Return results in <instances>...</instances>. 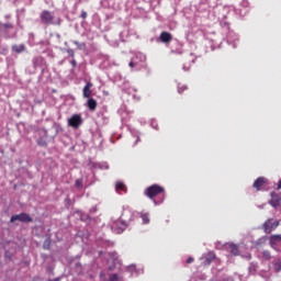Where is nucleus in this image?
Listing matches in <instances>:
<instances>
[{"label": "nucleus", "mask_w": 281, "mask_h": 281, "mask_svg": "<svg viewBox=\"0 0 281 281\" xmlns=\"http://www.w3.org/2000/svg\"><path fill=\"white\" fill-rule=\"evenodd\" d=\"M67 54H68V56H70V58H75V56H76V53H75L74 49H71V48H69V49L67 50Z\"/></svg>", "instance_id": "obj_22"}, {"label": "nucleus", "mask_w": 281, "mask_h": 281, "mask_svg": "<svg viewBox=\"0 0 281 281\" xmlns=\"http://www.w3.org/2000/svg\"><path fill=\"white\" fill-rule=\"evenodd\" d=\"M16 221H20V223H32L34 220L27 213H20L12 215L10 218V223H16Z\"/></svg>", "instance_id": "obj_4"}, {"label": "nucleus", "mask_w": 281, "mask_h": 281, "mask_svg": "<svg viewBox=\"0 0 281 281\" xmlns=\"http://www.w3.org/2000/svg\"><path fill=\"white\" fill-rule=\"evenodd\" d=\"M228 251L233 255V256H238L240 254V250H238V245L236 244H229L228 245Z\"/></svg>", "instance_id": "obj_12"}, {"label": "nucleus", "mask_w": 281, "mask_h": 281, "mask_svg": "<svg viewBox=\"0 0 281 281\" xmlns=\"http://www.w3.org/2000/svg\"><path fill=\"white\" fill-rule=\"evenodd\" d=\"M166 189L159 184H153L145 189L144 195L147 196V199H150L151 201H155L156 196H159V194H165Z\"/></svg>", "instance_id": "obj_2"}, {"label": "nucleus", "mask_w": 281, "mask_h": 281, "mask_svg": "<svg viewBox=\"0 0 281 281\" xmlns=\"http://www.w3.org/2000/svg\"><path fill=\"white\" fill-rule=\"evenodd\" d=\"M3 30V23L0 22V32Z\"/></svg>", "instance_id": "obj_33"}, {"label": "nucleus", "mask_w": 281, "mask_h": 281, "mask_svg": "<svg viewBox=\"0 0 281 281\" xmlns=\"http://www.w3.org/2000/svg\"><path fill=\"white\" fill-rule=\"evenodd\" d=\"M262 258L265 260H271V252L269 250H263L262 251Z\"/></svg>", "instance_id": "obj_19"}, {"label": "nucleus", "mask_w": 281, "mask_h": 281, "mask_svg": "<svg viewBox=\"0 0 281 281\" xmlns=\"http://www.w3.org/2000/svg\"><path fill=\"white\" fill-rule=\"evenodd\" d=\"M87 16H88L87 11H82L80 18L81 19H87Z\"/></svg>", "instance_id": "obj_28"}, {"label": "nucleus", "mask_w": 281, "mask_h": 281, "mask_svg": "<svg viewBox=\"0 0 281 281\" xmlns=\"http://www.w3.org/2000/svg\"><path fill=\"white\" fill-rule=\"evenodd\" d=\"M262 227H263L265 234H271V232H273V229H278V227H280V221L273 220V218H268L263 223Z\"/></svg>", "instance_id": "obj_3"}, {"label": "nucleus", "mask_w": 281, "mask_h": 281, "mask_svg": "<svg viewBox=\"0 0 281 281\" xmlns=\"http://www.w3.org/2000/svg\"><path fill=\"white\" fill-rule=\"evenodd\" d=\"M2 27H3L4 30H12V24H10V23H4V24H2Z\"/></svg>", "instance_id": "obj_23"}, {"label": "nucleus", "mask_w": 281, "mask_h": 281, "mask_svg": "<svg viewBox=\"0 0 281 281\" xmlns=\"http://www.w3.org/2000/svg\"><path fill=\"white\" fill-rule=\"evenodd\" d=\"M92 88L93 83L91 81L86 83V86L82 89L83 98H87L88 100L91 99V94L93 93V91L91 90Z\"/></svg>", "instance_id": "obj_7"}, {"label": "nucleus", "mask_w": 281, "mask_h": 281, "mask_svg": "<svg viewBox=\"0 0 281 281\" xmlns=\"http://www.w3.org/2000/svg\"><path fill=\"white\" fill-rule=\"evenodd\" d=\"M75 188L82 190V178H79L75 181Z\"/></svg>", "instance_id": "obj_18"}, {"label": "nucleus", "mask_w": 281, "mask_h": 281, "mask_svg": "<svg viewBox=\"0 0 281 281\" xmlns=\"http://www.w3.org/2000/svg\"><path fill=\"white\" fill-rule=\"evenodd\" d=\"M130 67H135V63H133V61H130Z\"/></svg>", "instance_id": "obj_32"}, {"label": "nucleus", "mask_w": 281, "mask_h": 281, "mask_svg": "<svg viewBox=\"0 0 281 281\" xmlns=\"http://www.w3.org/2000/svg\"><path fill=\"white\" fill-rule=\"evenodd\" d=\"M74 45L77 46V49H86L87 48V44L86 43H79V42H74Z\"/></svg>", "instance_id": "obj_17"}, {"label": "nucleus", "mask_w": 281, "mask_h": 281, "mask_svg": "<svg viewBox=\"0 0 281 281\" xmlns=\"http://www.w3.org/2000/svg\"><path fill=\"white\" fill-rule=\"evenodd\" d=\"M140 218H142L144 225H148V223H150V214H148L146 212L140 213Z\"/></svg>", "instance_id": "obj_15"}, {"label": "nucleus", "mask_w": 281, "mask_h": 281, "mask_svg": "<svg viewBox=\"0 0 281 281\" xmlns=\"http://www.w3.org/2000/svg\"><path fill=\"white\" fill-rule=\"evenodd\" d=\"M119 279H117V274H112L111 277H110V281H117Z\"/></svg>", "instance_id": "obj_27"}, {"label": "nucleus", "mask_w": 281, "mask_h": 281, "mask_svg": "<svg viewBox=\"0 0 281 281\" xmlns=\"http://www.w3.org/2000/svg\"><path fill=\"white\" fill-rule=\"evenodd\" d=\"M115 188L117 191L126 192V184L124 182H116Z\"/></svg>", "instance_id": "obj_16"}, {"label": "nucleus", "mask_w": 281, "mask_h": 281, "mask_svg": "<svg viewBox=\"0 0 281 281\" xmlns=\"http://www.w3.org/2000/svg\"><path fill=\"white\" fill-rule=\"evenodd\" d=\"M159 40H160L161 43H165V44L171 43L172 42V34L170 32L164 31V32L160 33Z\"/></svg>", "instance_id": "obj_8"}, {"label": "nucleus", "mask_w": 281, "mask_h": 281, "mask_svg": "<svg viewBox=\"0 0 281 281\" xmlns=\"http://www.w3.org/2000/svg\"><path fill=\"white\" fill-rule=\"evenodd\" d=\"M280 195L276 192H272L271 193V199L269 201V204L272 206V207H278V205H280Z\"/></svg>", "instance_id": "obj_10"}, {"label": "nucleus", "mask_w": 281, "mask_h": 281, "mask_svg": "<svg viewBox=\"0 0 281 281\" xmlns=\"http://www.w3.org/2000/svg\"><path fill=\"white\" fill-rule=\"evenodd\" d=\"M269 186V180L265 177H259L255 180L252 188L257 190V192H260L263 188H267Z\"/></svg>", "instance_id": "obj_5"}, {"label": "nucleus", "mask_w": 281, "mask_h": 281, "mask_svg": "<svg viewBox=\"0 0 281 281\" xmlns=\"http://www.w3.org/2000/svg\"><path fill=\"white\" fill-rule=\"evenodd\" d=\"M274 271L277 273H280V271H281V259H278L277 262L274 263Z\"/></svg>", "instance_id": "obj_20"}, {"label": "nucleus", "mask_w": 281, "mask_h": 281, "mask_svg": "<svg viewBox=\"0 0 281 281\" xmlns=\"http://www.w3.org/2000/svg\"><path fill=\"white\" fill-rule=\"evenodd\" d=\"M278 190H281V179L279 180V183H278Z\"/></svg>", "instance_id": "obj_31"}, {"label": "nucleus", "mask_w": 281, "mask_h": 281, "mask_svg": "<svg viewBox=\"0 0 281 281\" xmlns=\"http://www.w3.org/2000/svg\"><path fill=\"white\" fill-rule=\"evenodd\" d=\"M280 243H281V235H272L269 237V244H270V247H272V249H276V247H278Z\"/></svg>", "instance_id": "obj_9"}, {"label": "nucleus", "mask_w": 281, "mask_h": 281, "mask_svg": "<svg viewBox=\"0 0 281 281\" xmlns=\"http://www.w3.org/2000/svg\"><path fill=\"white\" fill-rule=\"evenodd\" d=\"M87 106L89 111H95L98 109V101L93 98L88 99Z\"/></svg>", "instance_id": "obj_11"}, {"label": "nucleus", "mask_w": 281, "mask_h": 281, "mask_svg": "<svg viewBox=\"0 0 281 281\" xmlns=\"http://www.w3.org/2000/svg\"><path fill=\"white\" fill-rule=\"evenodd\" d=\"M44 249H49V240H46V241L44 243Z\"/></svg>", "instance_id": "obj_29"}, {"label": "nucleus", "mask_w": 281, "mask_h": 281, "mask_svg": "<svg viewBox=\"0 0 281 281\" xmlns=\"http://www.w3.org/2000/svg\"><path fill=\"white\" fill-rule=\"evenodd\" d=\"M38 146H47L45 140H37Z\"/></svg>", "instance_id": "obj_25"}, {"label": "nucleus", "mask_w": 281, "mask_h": 281, "mask_svg": "<svg viewBox=\"0 0 281 281\" xmlns=\"http://www.w3.org/2000/svg\"><path fill=\"white\" fill-rule=\"evenodd\" d=\"M215 259H216V255L214 252H209L204 257V265H212V261H214Z\"/></svg>", "instance_id": "obj_13"}, {"label": "nucleus", "mask_w": 281, "mask_h": 281, "mask_svg": "<svg viewBox=\"0 0 281 281\" xmlns=\"http://www.w3.org/2000/svg\"><path fill=\"white\" fill-rule=\"evenodd\" d=\"M68 125H70L71 128H80V126H82V116L80 114H74L68 119Z\"/></svg>", "instance_id": "obj_6"}, {"label": "nucleus", "mask_w": 281, "mask_h": 281, "mask_svg": "<svg viewBox=\"0 0 281 281\" xmlns=\"http://www.w3.org/2000/svg\"><path fill=\"white\" fill-rule=\"evenodd\" d=\"M12 52H14L15 54H23V52H25V46L23 44H15L12 46Z\"/></svg>", "instance_id": "obj_14"}, {"label": "nucleus", "mask_w": 281, "mask_h": 281, "mask_svg": "<svg viewBox=\"0 0 281 281\" xmlns=\"http://www.w3.org/2000/svg\"><path fill=\"white\" fill-rule=\"evenodd\" d=\"M184 91H188V86L186 85H179L178 86V93H183Z\"/></svg>", "instance_id": "obj_21"}, {"label": "nucleus", "mask_w": 281, "mask_h": 281, "mask_svg": "<svg viewBox=\"0 0 281 281\" xmlns=\"http://www.w3.org/2000/svg\"><path fill=\"white\" fill-rule=\"evenodd\" d=\"M70 65H71L74 68H76V67H78V61H76V59H72V60L70 61Z\"/></svg>", "instance_id": "obj_24"}, {"label": "nucleus", "mask_w": 281, "mask_h": 281, "mask_svg": "<svg viewBox=\"0 0 281 281\" xmlns=\"http://www.w3.org/2000/svg\"><path fill=\"white\" fill-rule=\"evenodd\" d=\"M40 19L43 25H60L61 23L60 18L56 19L49 10L42 11Z\"/></svg>", "instance_id": "obj_1"}, {"label": "nucleus", "mask_w": 281, "mask_h": 281, "mask_svg": "<svg viewBox=\"0 0 281 281\" xmlns=\"http://www.w3.org/2000/svg\"><path fill=\"white\" fill-rule=\"evenodd\" d=\"M192 262H194V258L189 257V258L187 259V265H192Z\"/></svg>", "instance_id": "obj_26"}, {"label": "nucleus", "mask_w": 281, "mask_h": 281, "mask_svg": "<svg viewBox=\"0 0 281 281\" xmlns=\"http://www.w3.org/2000/svg\"><path fill=\"white\" fill-rule=\"evenodd\" d=\"M1 54H8V48H3Z\"/></svg>", "instance_id": "obj_30"}]
</instances>
